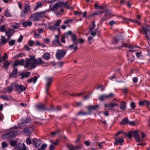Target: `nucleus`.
<instances>
[{"label":"nucleus","instance_id":"nucleus-1","mask_svg":"<svg viewBox=\"0 0 150 150\" xmlns=\"http://www.w3.org/2000/svg\"><path fill=\"white\" fill-rule=\"evenodd\" d=\"M45 11L36 12L32 14L29 17V19L33 21H36L40 20L41 18L45 16Z\"/></svg>","mask_w":150,"mask_h":150},{"label":"nucleus","instance_id":"nucleus-2","mask_svg":"<svg viewBox=\"0 0 150 150\" xmlns=\"http://www.w3.org/2000/svg\"><path fill=\"white\" fill-rule=\"evenodd\" d=\"M123 41L122 39V37L121 36H118L115 38L112 42V43L113 44L116 45L118 43H121L122 44V45L120 46L118 49H121L124 46L125 47L131 48L133 47L131 46L129 44H122Z\"/></svg>","mask_w":150,"mask_h":150},{"label":"nucleus","instance_id":"nucleus-3","mask_svg":"<svg viewBox=\"0 0 150 150\" xmlns=\"http://www.w3.org/2000/svg\"><path fill=\"white\" fill-rule=\"evenodd\" d=\"M142 30H140L139 29L140 33L142 34H145L147 39L149 40L150 39L148 35L150 36V26L148 25H144L142 27Z\"/></svg>","mask_w":150,"mask_h":150},{"label":"nucleus","instance_id":"nucleus-4","mask_svg":"<svg viewBox=\"0 0 150 150\" xmlns=\"http://www.w3.org/2000/svg\"><path fill=\"white\" fill-rule=\"evenodd\" d=\"M67 52V51L64 49H57L55 54L56 58L58 60L62 59L64 57Z\"/></svg>","mask_w":150,"mask_h":150},{"label":"nucleus","instance_id":"nucleus-5","mask_svg":"<svg viewBox=\"0 0 150 150\" xmlns=\"http://www.w3.org/2000/svg\"><path fill=\"white\" fill-rule=\"evenodd\" d=\"M31 10L30 6L29 4H26L25 5L24 8L21 12V16L22 17H24L28 14L29 11Z\"/></svg>","mask_w":150,"mask_h":150},{"label":"nucleus","instance_id":"nucleus-6","mask_svg":"<svg viewBox=\"0 0 150 150\" xmlns=\"http://www.w3.org/2000/svg\"><path fill=\"white\" fill-rule=\"evenodd\" d=\"M31 121V119L30 117L22 118L20 120L19 125L20 126V127L26 126L27 125V124L30 123Z\"/></svg>","mask_w":150,"mask_h":150},{"label":"nucleus","instance_id":"nucleus-7","mask_svg":"<svg viewBox=\"0 0 150 150\" xmlns=\"http://www.w3.org/2000/svg\"><path fill=\"white\" fill-rule=\"evenodd\" d=\"M53 77H46L45 78L46 80V92L47 93V91L48 90L49 88L51 86V84L52 82V79Z\"/></svg>","mask_w":150,"mask_h":150},{"label":"nucleus","instance_id":"nucleus-8","mask_svg":"<svg viewBox=\"0 0 150 150\" xmlns=\"http://www.w3.org/2000/svg\"><path fill=\"white\" fill-rule=\"evenodd\" d=\"M114 96V94L112 93H111L108 95H100L99 96L98 99L101 101H103L104 100L106 99L107 98L113 97Z\"/></svg>","mask_w":150,"mask_h":150},{"label":"nucleus","instance_id":"nucleus-9","mask_svg":"<svg viewBox=\"0 0 150 150\" xmlns=\"http://www.w3.org/2000/svg\"><path fill=\"white\" fill-rule=\"evenodd\" d=\"M63 2H57L54 4L53 6L51 7L50 8V9L52 11L54 10H56L58 9V8H61L64 7Z\"/></svg>","mask_w":150,"mask_h":150},{"label":"nucleus","instance_id":"nucleus-10","mask_svg":"<svg viewBox=\"0 0 150 150\" xmlns=\"http://www.w3.org/2000/svg\"><path fill=\"white\" fill-rule=\"evenodd\" d=\"M15 88L18 93H21L23 91L25 90L26 88L22 85H19L15 83Z\"/></svg>","mask_w":150,"mask_h":150},{"label":"nucleus","instance_id":"nucleus-11","mask_svg":"<svg viewBox=\"0 0 150 150\" xmlns=\"http://www.w3.org/2000/svg\"><path fill=\"white\" fill-rule=\"evenodd\" d=\"M25 63L24 59H22L19 61V60H15L13 63V67H16L18 65L23 66Z\"/></svg>","mask_w":150,"mask_h":150},{"label":"nucleus","instance_id":"nucleus-12","mask_svg":"<svg viewBox=\"0 0 150 150\" xmlns=\"http://www.w3.org/2000/svg\"><path fill=\"white\" fill-rule=\"evenodd\" d=\"M55 38L52 41V44L56 46H58V45H59L60 46H62V44L60 42L59 40V36L58 35H55Z\"/></svg>","mask_w":150,"mask_h":150},{"label":"nucleus","instance_id":"nucleus-13","mask_svg":"<svg viewBox=\"0 0 150 150\" xmlns=\"http://www.w3.org/2000/svg\"><path fill=\"white\" fill-rule=\"evenodd\" d=\"M34 128L32 126H30L29 127L25 128L23 130V132L28 136H30V131H33Z\"/></svg>","mask_w":150,"mask_h":150},{"label":"nucleus","instance_id":"nucleus-14","mask_svg":"<svg viewBox=\"0 0 150 150\" xmlns=\"http://www.w3.org/2000/svg\"><path fill=\"white\" fill-rule=\"evenodd\" d=\"M115 141L114 142V144L115 145H120L122 146V143L124 141V138H115Z\"/></svg>","mask_w":150,"mask_h":150},{"label":"nucleus","instance_id":"nucleus-15","mask_svg":"<svg viewBox=\"0 0 150 150\" xmlns=\"http://www.w3.org/2000/svg\"><path fill=\"white\" fill-rule=\"evenodd\" d=\"M14 87L15 88V83H12L9 86L6 88V91L8 93H11L13 91Z\"/></svg>","mask_w":150,"mask_h":150},{"label":"nucleus","instance_id":"nucleus-16","mask_svg":"<svg viewBox=\"0 0 150 150\" xmlns=\"http://www.w3.org/2000/svg\"><path fill=\"white\" fill-rule=\"evenodd\" d=\"M16 149L17 150H27L25 144L19 143L16 146Z\"/></svg>","mask_w":150,"mask_h":150},{"label":"nucleus","instance_id":"nucleus-17","mask_svg":"<svg viewBox=\"0 0 150 150\" xmlns=\"http://www.w3.org/2000/svg\"><path fill=\"white\" fill-rule=\"evenodd\" d=\"M133 135L135 139L137 142H139L140 141V136L138 134V131L137 130L132 132Z\"/></svg>","mask_w":150,"mask_h":150},{"label":"nucleus","instance_id":"nucleus-18","mask_svg":"<svg viewBox=\"0 0 150 150\" xmlns=\"http://www.w3.org/2000/svg\"><path fill=\"white\" fill-rule=\"evenodd\" d=\"M18 72V69L17 68H14L12 72L9 74V76L10 77H16V75Z\"/></svg>","mask_w":150,"mask_h":150},{"label":"nucleus","instance_id":"nucleus-19","mask_svg":"<svg viewBox=\"0 0 150 150\" xmlns=\"http://www.w3.org/2000/svg\"><path fill=\"white\" fill-rule=\"evenodd\" d=\"M30 72L29 71L26 72H22L20 74L21 77V79H22L24 78H28L30 75Z\"/></svg>","mask_w":150,"mask_h":150},{"label":"nucleus","instance_id":"nucleus-20","mask_svg":"<svg viewBox=\"0 0 150 150\" xmlns=\"http://www.w3.org/2000/svg\"><path fill=\"white\" fill-rule=\"evenodd\" d=\"M37 110L38 111H45L46 110L45 105L44 104H40L36 107Z\"/></svg>","mask_w":150,"mask_h":150},{"label":"nucleus","instance_id":"nucleus-21","mask_svg":"<svg viewBox=\"0 0 150 150\" xmlns=\"http://www.w3.org/2000/svg\"><path fill=\"white\" fill-rule=\"evenodd\" d=\"M32 142L33 144L35 146V147H38L39 146L40 144V141L39 140H38L36 139H32Z\"/></svg>","mask_w":150,"mask_h":150},{"label":"nucleus","instance_id":"nucleus-22","mask_svg":"<svg viewBox=\"0 0 150 150\" xmlns=\"http://www.w3.org/2000/svg\"><path fill=\"white\" fill-rule=\"evenodd\" d=\"M25 60V64L24 66V67L27 68L30 66L32 61H31V59L28 58H26Z\"/></svg>","mask_w":150,"mask_h":150},{"label":"nucleus","instance_id":"nucleus-23","mask_svg":"<svg viewBox=\"0 0 150 150\" xmlns=\"http://www.w3.org/2000/svg\"><path fill=\"white\" fill-rule=\"evenodd\" d=\"M38 78V77L37 76H34L33 78H31L28 80L27 82L29 83H31L33 82V83H35L37 81Z\"/></svg>","mask_w":150,"mask_h":150},{"label":"nucleus","instance_id":"nucleus-24","mask_svg":"<svg viewBox=\"0 0 150 150\" xmlns=\"http://www.w3.org/2000/svg\"><path fill=\"white\" fill-rule=\"evenodd\" d=\"M99 105H90L87 108L88 109V111L91 113V111L92 110H95L98 108Z\"/></svg>","mask_w":150,"mask_h":150},{"label":"nucleus","instance_id":"nucleus-25","mask_svg":"<svg viewBox=\"0 0 150 150\" xmlns=\"http://www.w3.org/2000/svg\"><path fill=\"white\" fill-rule=\"evenodd\" d=\"M32 23L30 21H24L22 23V25L24 27H27V26H30L31 25Z\"/></svg>","mask_w":150,"mask_h":150},{"label":"nucleus","instance_id":"nucleus-26","mask_svg":"<svg viewBox=\"0 0 150 150\" xmlns=\"http://www.w3.org/2000/svg\"><path fill=\"white\" fill-rule=\"evenodd\" d=\"M72 40L74 44L77 45V43L76 42L77 40V38L76 35L74 34H73L71 36Z\"/></svg>","mask_w":150,"mask_h":150},{"label":"nucleus","instance_id":"nucleus-27","mask_svg":"<svg viewBox=\"0 0 150 150\" xmlns=\"http://www.w3.org/2000/svg\"><path fill=\"white\" fill-rule=\"evenodd\" d=\"M7 42V40L6 39L5 37L2 36L1 38V42L0 43L1 45H5Z\"/></svg>","mask_w":150,"mask_h":150},{"label":"nucleus","instance_id":"nucleus-28","mask_svg":"<svg viewBox=\"0 0 150 150\" xmlns=\"http://www.w3.org/2000/svg\"><path fill=\"white\" fill-rule=\"evenodd\" d=\"M129 120L127 117H126L122 119L120 122V125H125L128 124Z\"/></svg>","mask_w":150,"mask_h":150},{"label":"nucleus","instance_id":"nucleus-29","mask_svg":"<svg viewBox=\"0 0 150 150\" xmlns=\"http://www.w3.org/2000/svg\"><path fill=\"white\" fill-rule=\"evenodd\" d=\"M67 147L69 150H76V149L80 148L79 146H74L71 145H68Z\"/></svg>","mask_w":150,"mask_h":150},{"label":"nucleus","instance_id":"nucleus-30","mask_svg":"<svg viewBox=\"0 0 150 150\" xmlns=\"http://www.w3.org/2000/svg\"><path fill=\"white\" fill-rule=\"evenodd\" d=\"M4 137H14L12 131L9 132L6 134H3L2 135V137L4 138Z\"/></svg>","mask_w":150,"mask_h":150},{"label":"nucleus","instance_id":"nucleus-31","mask_svg":"<svg viewBox=\"0 0 150 150\" xmlns=\"http://www.w3.org/2000/svg\"><path fill=\"white\" fill-rule=\"evenodd\" d=\"M142 54V52H137L135 53L136 57L138 58L142 59H144V57Z\"/></svg>","mask_w":150,"mask_h":150},{"label":"nucleus","instance_id":"nucleus-32","mask_svg":"<svg viewBox=\"0 0 150 150\" xmlns=\"http://www.w3.org/2000/svg\"><path fill=\"white\" fill-rule=\"evenodd\" d=\"M120 108L122 110H125L126 109V103L125 102H122L121 103Z\"/></svg>","mask_w":150,"mask_h":150},{"label":"nucleus","instance_id":"nucleus-33","mask_svg":"<svg viewBox=\"0 0 150 150\" xmlns=\"http://www.w3.org/2000/svg\"><path fill=\"white\" fill-rule=\"evenodd\" d=\"M43 57L44 59L48 60L50 58V55L49 53H46L44 55Z\"/></svg>","mask_w":150,"mask_h":150},{"label":"nucleus","instance_id":"nucleus-34","mask_svg":"<svg viewBox=\"0 0 150 150\" xmlns=\"http://www.w3.org/2000/svg\"><path fill=\"white\" fill-rule=\"evenodd\" d=\"M34 61L36 64H40L44 63L40 58H39L37 59H35Z\"/></svg>","mask_w":150,"mask_h":150},{"label":"nucleus","instance_id":"nucleus-35","mask_svg":"<svg viewBox=\"0 0 150 150\" xmlns=\"http://www.w3.org/2000/svg\"><path fill=\"white\" fill-rule=\"evenodd\" d=\"M9 64V62L8 61H5L4 64V69L6 70L8 69V68Z\"/></svg>","mask_w":150,"mask_h":150},{"label":"nucleus","instance_id":"nucleus-36","mask_svg":"<svg viewBox=\"0 0 150 150\" xmlns=\"http://www.w3.org/2000/svg\"><path fill=\"white\" fill-rule=\"evenodd\" d=\"M90 114V112L88 111V112H79L77 115H87Z\"/></svg>","mask_w":150,"mask_h":150},{"label":"nucleus","instance_id":"nucleus-37","mask_svg":"<svg viewBox=\"0 0 150 150\" xmlns=\"http://www.w3.org/2000/svg\"><path fill=\"white\" fill-rule=\"evenodd\" d=\"M19 27V24L18 23L14 24L12 25L11 26V28L12 30L14 29H18Z\"/></svg>","mask_w":150,"mask_h":150},{"label":"nucleus","instance_id":"nucleus-38","mask_svg":"<svg viewBox=\"0 0 150 150\" xmlns=\"http://www.w3.org/2000/svg\"><path fill=\"white\" fill-rule=\"evenodd\" d=\"M130 105L132 110H134L136 107L135 103L134 102H131L130 104Z\"/></svg>","mask_w":150,"mask_h":150},{"label":"nucleus","instance_id":"nucleus-39","mask_svg":"<svg viewBox=\"0 0 150 150\" xmlns=\"http://www.w3.org/2000/svg\"><path fill=\"white\" fill-rule=\"evenodd\" d=\"M12 30H10L5 31L6 35H12Z\"/></svg>","mask_w":150,"mask_h":150},{"label":"nucleus","instance_id":"nucleus-40","mask_svg":"<svg viewBox=\"0 0 150 150\" xmlns=\"http://www.w3.org/2000/svg\"><path fill=\"white\" fill-rule=\"evenodd\" d=\"M42 5L41 3L40 2H38L37 3V5L35 8V10H36L39 8Z\"/></svg>","mask_w":150,"mask_h":150},{"label":"nucleus","instance_id":"nucleus-41","mask_svg":"<svg viewBox=\"0 0 150 150\" xmlns=\"http://www.w3.org/2000/svg\"><path fill=\"white\" fill-rule=\"evenodd\" d=\"M4 15L6 17H11V16L10 13L8 10H6L4 13Z\"/></svg>","mask_w":150,"mask_h":150},{"label":"nucleus","instance_id":"nucleus-42","mask_svg":"<svg viewBox=\"0 0 150 150\" xmlns=\"http://www.w3.org/2000/svg\"><path fill=\"white\" fill-rule=\"evenodd\" d=\"M15 40L12 39L8 42V43L10 46H12L15 44Z\"/></svg>","mask_w":150,"mask_h":150},{"label":"nucleus","instance_id":"nucleus-43","mask_svg":"<svg viewBox=\"0 0 150 150\" xmlns=\"http://www.w3.org/2000/svg\"><path fill=\"white\" fill-rule=\"evenodd\" d=\"M48 28L51 30H56L57 28L54 25L53 26L50 25L48 27Z\"/></svg>","mask_w":150,"mask_h":150},{"label":"nucleus","instance_id":"nucleus-44","mask_svg":"<svg viewBox=\"0 0 150 150\" xmlns=\"http://www.w3.org/2000/svg\"><path fill=\"white\" fill-rule=\"evenodd\" d=\"M63 4H64V8H67L68 9H69L70 8V7L68 5V2L66 1L65 3L63 2Z\"/></svg>","mask_w":150,"mask_h":150},{"label":"nucleus","instance_id":"nucleus-45","mask_svg":"<svg viewBox=\"0 0 150 150\" xmlns=\"http://www.w3.org/2000/svg\"><path fill=\"white\" fill-rule=\"evenodd\" d=\"M0 98L3 99H4L6 100H9V98L6 95L1 96H0Z\"/></svg>","mask_w":150,"mask_h":150},{"label":"nucleus","instance_id":"nucleus-46","mask_svg":"<svg viewBox=\"0 0 150 150\" xmlns=\"http://www.w3.org/2000/svg\"><path fill=\"white\" fill-rule=\"evenodd\" d=\"M2 57V58H1V60L2 61L7 59L8 57L7 54L6 53H4L3 56Z\"/></svg>","mask_w":150,"mask_h":150},{"label":"nucleus","instance_id":"nucleus-47","mask_svg":"<svg viewBox=\"0 0 150 150\" xmlns=\"http://www.w3.org/2000/svg\"><path fill=\"white\" fill-rule=\"evenodd\" d=\"M112 16H113V15L110 13L106 14L104 15V17H106L107 18L111 17Z\"/></svg>","mask_w":150,"mask_h":150},{"label":"nucleus","instance_id":"nucleus-48","mask_svg":"<svg viewBox=\"0 0 150 150\" xmlns=\"http://www.w3.org/2000/svg\"><path fill=\"white\" fill-rule=\"evenodd\" d=\"M17 144V142L14 140L11 141L10 143V144L12 146H13Z\"/></svg>","mask_w":150,"mask_h":150},{"label":"nucleus","instance_id":"nucleus-49","mask_svg":"<svg viewBox=\"0 0 150 150\" xmlns=\"http://www.w3.org/2000/svg\"><path fill=\"white\" fill-rule=\"evenodd\" d=\"M35 64H36L33 60V62L32 63H31L30 65V68L31 69L35 68L36 67Z\"/></svg>","mask_w":150,"mask_h":150},{"label":"nucleus","instance_id":"nucleus-50","mask_svg":"<svg viewBox=\"0 0 150 150\" xmlns=\"http://www.w3.org/2000/svg\"><path fill=\"white\" fill-rule=\"evenodd\" d=\"M61 22V21L60 20H58L57 21L56 23L54 24L55 26H59L60 24V23Z\"/></svg>","mask_w":150,"mask_h":150},{"label":"nucleus","instance_id":"nucleus-51","mask_svg":"<svg viewBox=\"0 0 150 150\" xmlns=\"http://www.w3.org/2000/svg\"><path fill=\"white\" fill-rule=\"evenodd\" d=\"M26 143L28 145H30L32 143L30 139L29 138H27L26 140Z\"/></svg>","mask_w":150,"mask_h":150},{"label":"nucleus","instance_id":"nucleus-52","mask_svg":"<svg viewBox=\"0 0 150 150\" xmlns=\"http://www.w3.org/2000/svg\"><path fill=\"white\" fill-rule=\"evenodd\" d=\"M62 38L61 39V42L63 43H65V37L63 35H61Z\"/></svg>","mask_w":150,"mask_h":150},{"label":"nucleus","instance_id":"nucleus-53","mask_svg":"<svg viewBox=\"0 0 150 150\" xmlns=\"http://www.w3.org/2000/svg\"><path fill=\"white\" fill-rule=\"evenodd\" d=\"M1 145L3 148H5L7 146V143L5 142H2L1 143Z\"/></svg>","mask_w":150,"mask_h":150},{"label":"nucleus","instance_id":"nucleus-54","mask_svg":"<svg viewBox=\"0 0 150 150\" xmlns=\"http://www.w3.org/2000/svg\"><path fill=\"white\" fill-rule=\"evenodd\" d=\"M73 34H74L72 33V32L71 30H69L67 33H66L65 34V35L67 36L68 35H70L71 36Z\"/></svg>","mask_w":150,"mask_h":150},{"label":"nucleus","instance_id":"nucleus-55","mask_svg":"<svg viewBox=\"0 0 150 150\" xmlns=\"http://www.w3.org/2000/svg\"><path fill=\"white\" fill-rule=\"evenodd\" d=\"M24 54L23 53H21L19 54H17L16 55V57L17 58H18L20 57H23Z\"/></svg>","mask_w":150,"mask_h":150},{"label":"nucleus","instance_id":"nucleus-56","mask_svg":"<svg viewBox=\"0 0 150 150\" xmlns=\"http://www.w3.org/2000/svg\"><path fill=\"white\" fill-rule=\"evenodd\" d=\"M100 14V11H97L91 14V16H93L96 15H98Z\"/></svg>","mask_w":150,"mask_h":150},{"label":"nucleus","instance_id":"nucleus-57","mask_svg":"<svg viewBox=\"0 0 150 150\" xmlns=\"http://www.w3.org/2000/svg\"><path fill=\"white\" fill-rule=\"evenodd\" d=\"M95 26L96 25L95 23V22H94L93 23L92 26L91 27V28H90L89 29L90 31L92 30H93L95 28Z\"/></svg>","mask_w":150,"mask_h":150},{"label":"nucleus","instance_id":"nucleus-58","mask_svg":"<svg viewBox=\"0 0 150 150\" xmlns=\"http://www.w3.org/2000/svg\"><path fill=\"white\" fill-rule=\"evenodd\" d=\"M132 132H129L126 135V136L128 137L129 139H131L132 138Z\"/></svg>","mask_w":150,"mask_h":150},{"label":"nucleus","instance_id":"nucleus-59","mask_svg":"<svg viewBox=\"0 0 150 150\" xmlns=\"http://www.w3.org/2000/svg\"><path fill=\"white\" fill-rule=\"evenodd\" d=\"M129 20H130V21H131V22H133L134 23H136L138 24H139V23H140L139 22V21H137L136 20H135V19L132 20L131 19H129Z\"/></svg>","mask_w":150,"mask_h":150},{"label":"nucleus","instance_id":"nucleus-60","mask_svg":"<svg viewBox=\"0 0 150 150\" xmlns=\"http://www.w3.org/2000/svg\"><path fill=\"white\" fill-rule=\"evenodd\" d=\"M144 104H146L147 106H149L150 105V102L147 100H144Z\"/></svg>","mask_w":150,"mask_h":150},{"label":"nucleus","instance_id":"nucleus-61","mask_svg":"<svg viewBox=\"0 0 150 150\" xmlns=\"http://www.w3.org/2000/svg\"><path fill=\"white\" fill-rule=\"evenodd\" d=\"M5 29V27L4 25H2L0 28V30L2 32H4V31Z\"/></svg>","mask_w":150,"mask_h":150},{"label":"nucleus","instance_id":"nucleus-62","mask_svg":"<svg viewBox=\"0 0 150 150\" xmlns=\"http://www.w3.org/2000/svg\"><path fill=\"white\" fill-rule=\"evenodd\" d=\"M23 36H22V35H20L19 38L18 39V42H21L22 41L23 39Z\"/></svg>","mask_w":150,"mask_h":150},{"label":"nucleus","instance_id":"nucleus-63","mask_svg":"<svg viewBox=\"0 0 150 150\" xmlns=\"http://www.w3.org/2000/svg\"><path fill=\"white\" fill-rule=\"evenodd\" d=\"M128 124H129L130 125H134L135 124V122L134 121H129Z\"/></svg>","mask_w":150,"mask_h":150},{"label":"nucleus","instance_id":"nucleus-64","mask_svg":"<svg viewBox=\"0 0 150 150\" xmlns=\"http://www.w3.org/2000/svg\"><path fill=\"white\" fill-rule=\"evenodd\" d=\"M47 144H45L41 146V149L44 150L47 147Z\"/></svg>","mask_w":150,"mask_h":150}]
</instances>
